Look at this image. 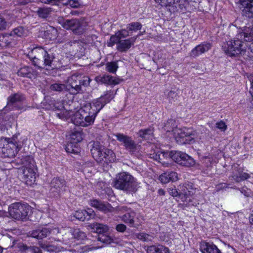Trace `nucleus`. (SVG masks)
Masks as SVG:
<instances>
[{
    "mask_svg": "<svg viewBox=\"0 0 253 253\" xmlns=\"http://www.w3.org/2000/svg\"><path fill=\"white\" fill-rule=\"evenodd\" d=\"M126 226L122 223L118 224L116 226V229L117 231L120 232H124L126 231Z\"/></svg>",
    "mask_w": 253,
    "mask_h": 253,
    "instance_id": "nucleus-58",
    "label": "nucleus"
},
{
    "mask_svg": "<svg viewBox=\"0 0 253 253\" xmlns=\"http://www.w3.org/2000/svg\"><path fill=\"white\" fill-rule=\"evenodd\" d=\"M73 235L77 240H83L85 238V234L78 229L74 230Z\"/></svg>",
    "mask_w": 253,
    "mask_h": 253,
    "instance_id": "nucleus-43",
    "label": "nucleus"
},
{
    "mask_svg": "<svg viewBox=\"0 0 253 253\" xmlns=\"http://www.w3.org/2000/svg\"><path fill=\"white\" fill-rule=\"evenodd\" d=\"M165 155H168L173 161L182 166L191 167L195 164V160L191 157L181 151H171L163 153L162 156Z\"/></svg>",
    "mask_w": 253,
    "mask_h": 253,
    "instance_id": "nucleus-10",
    "label": "nucleus"
},
{
    "mask_svg": "<svg viewBox=\"0 0 253 253\" xmlns=\"http://www.w3.org/2000/svg\"><path fill=\"white\" fill-rule=\"evenodd\" d=\"M136 37H132L128 39L121 40L117 45V49L121 52H126L128 50L131 46L134 44L137 38Z\"/></svg>",
    "mask_w": 253,
    "mask_h": 253,
    "instance_id": "nucleus-21",
    "label": "nucleus"
},
{
    "mask_svg": "<svg viewBox=\"0 0 253 253\" xmlns=\"http://www.w3.org/2000/svg\"><path fill=\"white\" fill-rule=\"evenodd\" d=\"M114 97V91L112 90H109L106 91V93L101 96L100 97H103L104 100L105 101L106 104L109 102Z\"/></svg>",
    "mask_w": 253,
    "mask_h": 253,
    "instance_id": "nucleus-45",
    "label": "nucleus"
},
{
    "mask_svg": "<svg viewBox=\"0 0 253 253\" xmlns=\"http://www.w3.org/2000/svg\"><path fill=\"white\" fill-rule=\"evenodd\" d=\"M142 28V25L139 22H132L126 25V29L129 31L131 34L133 32H136Z\"/></svg>",
    "mask_w": 253,
    "mask_h": 253,
    "instance_id": "nucleus-39",
    "label": "nucleus"
},
{
    "mask_svg": "<svg viewBox=\"0 0 253 253\" xmlns=\"http://www.w3.org/2000/svg\"><path fill=\"white\" fill-rule=\"evenodd\" d=\"M39 246L41 248H42V249H43L44 250H45L46 251L48 246V245H47L42 243H39Z\"/></svg>",
    "mask_w": 253,
    "mask_h": 253,
    "instance_id": "nucleus-64",
    "label": "nucleus"
},
{
    "mask_svg": "<svg viewBox=\"0 0 253 253\" xmlns=\"http://www.w3.org/2000/svg\"><path fill=\"white\" fill-rule=\"evenodd\" d=\"M136 237L139 240L143 241H149L151 240V236L145 233H139L136 234Z\"/></svg>",
    "mask_w": 253,
    "mask_h": 253,
    "instance_id": "nucleus-47",
    "label": "nucleus"
},
{
    "mask_svg": "<svg viewBox=\"0 0 253 253\" xmlns=\"http://www.w3.org/2000/svg\"><path fill=\"white\" fill-rule=\"evenodd\" d=\"M121 40L120 37L118 35V33L116 32L115 35L111 36L109 41L107 42V45L110 47H112L116 43L117 45Z\"/></svg>",
    "mask_w": 253,
    "mask_h": 253,
    "instance_id": "nucleus-41",
    "label": "nucleus"
},
{
    "mask_svg": "<svg viewBox=\"0 0 253 253\" xmlns=\"http://www.w3.org/2000/svg\"><path fill=\"white\" fill-rule=\"evenodd\" d=\"M113 186L117 189L123 190L126 193H135L138 185L134 177L128 173L123 172L118 174L113 181Z\"/></svg>",
    "mask_w": 253,
    "mask_h": 253,
    "instance_id": "nucleus-4",
    "label": "nucleus"
},
{
    "mask_svg": "<svg viewBox=\"0 0 253 253\" xmlns=\"http://www.w3.org/2000/svg\"><path fill=\"white\" fill-rule=\"evenodd\" d=\"M147 252V253H169L168 248L160 244L148 247Z\"/></svg>",
    "mask_w": 253,
    "mask_h": 253,
    "instance_id": "nucleus-26",
    "label": "nucleus"
},
{
    "mask_svg": "<svg viewBox=\"0 0 253 253\" xmlns=\"http://www.w3.org/2000/svg\"><path fill=\"white\" fill-rule=\"evenodd\" d=\"M23 168V180L27 185H32L36 181V168L33 158L23 156L21 159Z\"/></svg>",
    "mask_w": 253,
    "mask_h": 253,
    "instance_id": "nucleus-6",
    "label": "nucleus"
},
{
    "mask_svg": "<svg viewBox=\"0 0 253 253\" xmlns=\"http://www.w3.org/2000/svg\"><path fill=\"white\" fill-rule=\"evenodd\" d=\"M167 173L169 178L170 181H176L178 179V174L174 171L167 172Z\"/></svg>",
    "mask_w": 253,
    "mask_h": 253,
    "instance_id": "nucleus-53",
    "label": "nucleus"
},
{
    "mask_svg": "<svg viewBox=\"0 0 253 253\" xmlns=\"http://www.w3.org/2000/svg\"><path fill=\"white\" fill-rule=\"evenodd\" d=\"M25 99L24 96L20 93L10 95L7 98V105L5 107L6 110L25 111L26 106L22 104Z\"/></svg>",
    "mask_w": 253,
    "mask_h": 253,
    "instance_id": "nucleus-12",
    "label": "nucleus"
},
{
    "mask_svg": "<svg viewBox=\"0 0 253 253\" xmlns=\"http://www.w3.org/2000/svg\"><path fill=\"white\" fill-rule=\"evenodd\" d=\"M65 4L73 8H78L80 5L79 1L77 0H68Z\"/></svg>",
    "mask_w": 253,
    "mask_h": 253,
    "instance_id": "nucleus-50",
    "label": "nucleus"
},
{
    "mask_svg": "<svg viewBox=\"0 0 253 253\" xmlns=\"http://www.w3.org/2000/svg\"><path fill=\"white\" fill-rule=\"evenodd\" d=\"M180 193H179V197L183 202V205L185 207L190 206H195L196 203L194 202V198L193 195L195 193V189L191 187V185L189 184L185 183L181 187Z\"/></svg>",
    "mask_w": 253,
    "mask_h": 253,
    "instance_id": "nucleus-14",
    "label": "nucleus"
},
{
    "mask_svg": "<svg viewBox=\"0 0 253 253\" xmlns=\"http://www.w3.org/2000/svg\"><path fill=\"white\" fill-rule=\"evenodd\" d=\"M51 12V8L48 7H40L37 11L38 16L42 18H46Z\"/></svg>",
    "mask_w": 253,
    "mask_h": 253,
    "instance_id": "nucleus-36",
    "label": "nucleus"
},
{
    "mask_svg": "<svg viewBox=\"0 0 253 253\" xmlns=\"http://www.w3.org/2000/svg\"><path fill=\"white\" fill-rule=\"evenodd\" d=\"M98 240L101 242L105 243H110L111 241V238L109 237L106 236L104 235H102L101 236H99L98 237Z\"/></svg>",
    "mask_w": 253,
    "mask_h": 253,
    "instance_id": "nucleus-59",
    "label": "nucleus"
},
{
    "mask_svg": "<svg viewBox=\"0 0 253 253\" xmlns=\"http://www.w3.org/2000/svg\"><path fill=\"white\" fill-rule=\"evenodd\" d=\"M51 233V230L47 228H41L29 232V236L40 240L46 237Z\"/></svg>",
    "mask_w": 253,
    "mask_h": 253,
    "instance_id": "nucleus-23",
    "label": "nucleus"
},
{
    "mask_svg": "<svg viewBox=\"0 0 253 253\" xmlns=\"http://www.w3.org/2000/svg\"><path fill=\"white\" fill-rule=\"evenodd\" d=\"M95 80L99 84H104L109 85H116L120 84L122 80L113 77L109 75L98 76L95 77Z\"/></svg>",
    "mask_w": 253,
    "mask_h": 253,
    "instance_id": "nucleus-20",
    "label": "nucleus"
},
{
    "mask_svg": "<svg viewBox=\"0 0 253 253\" xmlns=\"http://www.w3.org/2000/svg\"><path fill=\"white\" fill-rule=\"evenodd\" d=\"M232 177L236 182H240L248 179L250 175L246 172H243L240 169L238 168V167L234 166Z\"/></svg>",
    "mask_w": 253,
    "mask_h": 253,
    "instance_id": "nucleus-25",
    "label": "nucleus"
},
{
    "mask_svg": "<svg viewBox=\"0 0 253 253\" xmlns=\"http://www.w3.org/2000/svg\"><path fill=\"white\" fill-rule=\"evenodd\" d=\"M90 83V79L87 76L74 74L69 77L67 80V91L72 94H77L83 92L82 87L86 86Z\"/></svg>",
    "mask_w": 253,
    "mask_h": 253,
    "instance_id": "nucleus-7",
    "label": "nucleus"
},
{
    "mask_svg": "<svg viewBox=\"0 0 253 253\" xmlns=\"http://www.w3.org/2000/svg\"><path fill=\"white\" fill-rule=\"evenodd\" d=\"M19 249L25 253L29 251L32 253H42L40 248L36 246H28L26 245L22 244L19 247Z\"/></svg>",
    "mask_w": 253,
    "mask_h": 253,
    "instance_id": "nucleus-34",
    "label": "nucleus"
},
{
    "mask_svg": "<svg viewBox=\"0 0 253 253\" xmlns=\"http://www.w3.org/2000/svg\"><path fill=\"white\" fill-rule=\"evenodd\" d=\"M154 128L150 126L145 129H141L137 132L139 137L145 139H150L153 136Z\"/></svg>",
    "mask_w": 253,
    "mask_h": 253,
    "instance_id": "nucleus-27",
    "label": "nucleus"
},
{
    "mask_svg": "<svg viewBox=\"0 0 253 253\" xmlns=\"http://www.w3.org/2000/svg\"><path fill=\"white\" fill-rule=\"evenodd\" d=\"M33 70L32 68L28 66H24L21 68L17 72V75L19 76L22 77H26L29 78H32L33 74Z\"/></svg>",
    "mask_w": 253,
    "mask_h": 253,
    "instance_id": "nucleus-30",
    "label": "nucleus"
},
{
    "mask_svg": "<svg viewBox=\"0 0 253 253\" xmlns=\"http://www.w3.org/2000/svg\"><path fill=\"white\" fill-rule=\"evenodd\" d=\"M25 34V30L22 27H17L13 30L10 33V36H16L17 37H21Z\"/></svg>",
    "mask_w": 253,
    "mask_h": 253,
    "instance_id": "nucleus-42",
    "label": "nucleus"
},
{
    "mask_svg": "<svg viewBox=\"0 0 253 253\" xmlns=\"http://www.w3.org/2000/svg\"><path fill=\"white\" fill-rule=\"evenodd\" d=\"M81 112L80 108L75 113L74 112V116L72 117L71 121L74 125L82 126L84 125V124L83 120L82 119V113H80Z\"/></svg>",
    "mask_w": 253,
    "mask_h": 253,
    "instance_id": "nucleus-31",
    "label": "nucleus"
},
{
    "mask_svg": "<svg viewBox=\"0 0 253 253\" xmlns=\"http://www.w3.org/2000/svg\"><path fill=\"white\" fill-rule=\"evenodd\" d=\"M97 37L95 35H92L90 36H88L86 40L89 44H94L95 43V41H97Z\"/></svg>",
    "mask_w": 253,
    "mask_h": 253,
    "instance_id": "nucleus-55",
    "label": "nucleus"
},
{
    "mask_svg": "<svg viewBox=\"0 0 253 253\" xmlns=\"http://www.w3.org/2000/svg\"><path fill=\"white\" fill-rule=\"evenodd\" d=\"M200 249L202 253H221L216 246L212 243L201 242Z\"/></svg>",
    "mask_w": 253,
    "mask_h": 253,
    "instance_id": "nucleus-22",
    "label": "nucleus"
},
{
    "mask_svg": "<svg viewBox=\"0 0 253 253\" xmlns=\"http://www.w3.org/2000/svg\"><path fill=\"white\" fill-rule=\"evenodd\" d=\"M175 139L180 144L192 143L196 136V132L191 128L183 127L175 130Z\"/></svg>",
    "mask_w": 253,
    "mask_h": 253,
    "instance_id": "nucleus-11",
    "label": "nucleus"
},
{
    "mask_svg": "<svg viewBox=\"0 0 253 253\" xmlns=\"http://www.w3.org/2000/svg\"><path fill=\"white\" fill-rule=\"evenodd\" d=\"M92 157L98 163L113 162L116 156L112 150L108 149L99 142H94L90 150Z\"/></svg>",
    "mask_w": 253,
    "mask_h": 253,
    "instance_id": "nucleus-5",
    "label": "nucleus"
},
{
    "mask_svg": "<svg viewBox=\"0 0 253 253\" xmlns=\"http://www.w3.org/2000/svg\"><path fill=\"white\" fill-rule=\"evenodd\" d=\"M119 66L117 61L109 62L106 64V70L111 73H115Z\"/></svg>",
    "mask_w": 253,
    "mask_h": 253,
    "instance_id": "nucleus-40",
    "label": "nucleus"
},
{
    "mask_svg": "<svg viewBox=\"0 0 253 253\" xmlns=\"http://www.w3.org/2000/svg\"><path fill=\"white\" fill-rule=\"evenodd\" d=\"M239 190L246 197H250L251 196V191L247 187H242L241 189H239Z\"/></svg>",
    "mask_w": 253,
    "mask_h": 253,
    "instance_id": "nucleus-57",
    "label": "nucleus"
},
{
    "mask_svg": "<svg viewBox=\"0 0 253 253\" xmlns=\"http://www.w3.org/2000/svg\"><path fill=\"white\" fill-rule=\"evenodd\" d=\"M89 226L95 232L98 234L105 233L107 232L109 229L108 226L106 225L99 223L91 224Z\"/></svg>",
    "mask_w": 253,
    "mask_h": 253,
    "instance_id": "nucleus-29",
    "label": "nucleus"
},
{
    "mask_svg": "<svg viewBox=\"0 0 253 253\" xmlns=\"http://www.w3.org/2000/svg\"><path fill=\"white\" fill-rule=\"evenodd\" d=\"M31 207L27 204L16 202L11 204L8 208L10 216L15 220H24L28 216Z\"/></svg>",
    "mask_w": 253,
    "mask_h": 253,
    "instance_id": "nucleus-8",
    "label": "nucleus"
},
{
    "mask_svg": "<svg viewBox=\"0 0 253 253\" xmlns=\"http://www.w3.org/2000/svg\"><path fill=\"white\" fill-rule=\"evenodd\" d=\"M20 149L17 144V142L14 141L8 142V143L3 147L1 149V152L4 157L13 158L14 157L17 152Z\"/></svg>",
    "mask_w": 253,
    "mask_h": 253,
    "instance_id": "nucleus-17",
    "label": "nucleus"
},
{
    "mask_svg": "<svg viewBox=\"0 0 253 253\" xmlns=\"http://www.w3.org/2000/svg\"><path fill=\"white\" fill-rule=\"evenodd\" d=\"M103 99V97H99L93 100L91 104L85 105L90 106L91 107L90 110L92 112L95 113V115L96 116L100 110L106 104L105 101Z\"/></svg>",
    "mask_w": 253,
    "mask_h": 253,
    "instance_id": "nucleus-24",
    "label": "nucleus"
},
{
    "mask_svg": "<svg viewBox=\"0 0 253 253\" xmlns=\"http://www.w3.org/2000/svg\"><path fill=\"white\" fill-rule=\"evenodd\" d=\"M85 214H86V210L78 211L75 212L74 216L78 219L84 221L86 220Z\"/></svg>",
    "mask_w": 253,
    "mask_h": 253,
    "instance_id": "nucleus-44",
    "label": "nucleus"
},
{
    "mask_svg": "<svg viewBox=\"0 0 253 253\" xmlns=\"http://www.w3.org/2000/svg\"><path fill=\"white\" fill-rule=\"evenodd\" d=\"M59 23L67 30H71L77 35H82L86 30L87 23L83 19H72L71 20H59Z\"/></svg>",
    "mask_w": 253,
    "mask_h": 253,
    "instance_id": "nucleus-9",
    "label": "nucleus"
},
{
    "mask_svg": "<svg viewBox=\"0 0 253 253\" xmlns=\"http://www.w3.org/2000/svg\"><path fill=\"white\" fill-rule=\"evenodd\" d=\"M117 33H118V35H119V37H120V39L121 40L126 38L130 34H131L129 31L126 28V29H122L121 30L118 31Z\"/></svg>",
    "mask_w": 253,
    "mask_h": 253,
    "instance_id": "nucleus-48",
    "label": "nucleus"
},
{
    "mask_svg": "<svg viewBox=\"0 0 253 253\" xmlns=\"http://www.w3.org/2000/svg\"><path fill=\"white\" fill-rule=\"evenodd\" d=\"M74 111L72 110H63L60 113H56V116L59 119L68 120L69 119L72 118L74 116Z\"/></svg>",
    "mask_w": 253,
    "mask_h": 253,
    "instance_id": "nucleus-32",
    "label": "nucleus"
},
{
    "mask_svg": "<svg viewBox=\"0 0 253 253\" xmlns=\"http://www.w3.org/2000/svg\"><path fill=\"white\" fill-rule=\"evenodd\" d=\"M177 123L176 121L174 119H169L167 123L165 124L163 128L167 132H173L174 134L175 135V132L176 129H178L177 128Z\"/></svg>",
    "mask_w": 253,
    "mask_h": 253,
    "instance_id": "nucleus-28",
    "label": "nucleus"
},
{
    "mask_svg": "<svg viewBox=\"0 0 253 253\" xmlns=\"http://www.w3.org/2000/svg\"><path fill=\"white\" fill-rule=\"evenodd\" d=\"M114 136L131 154L136 155L139 152L140 146L136 144L131 137L120 133H117Z\"/></svg>",
    "mask_w": 253,
    "mask_h": 253,
    "instance_id": "nucleus-13",
    "label": "nucleus"
},
{
    "mask_svg": "<svg viewBox=\"0 0 253 253\" xmlns=\"http://www.w3.org/2000/svg\"><path fill=\"white\" fill-rule=\"evenodd\" d=\"M18 2L19 4L24 5L28 3L29 0H18Z\"/></svg>",
    "mask_w": 253,
    "mask_h": 253,
    "instance_id": "nucleus-63",
    "label": "nucleus"
},
{
    "mask_svg": "<svg viewBox=\"0 0 253 253\" xmlns=\"http://www.w3.org/2000/svg\"><path fill=\"white\" fill-rule=\"evenodd\" d=\"M253 41V26L245 27L239 30L236 37L227 42L225 51L230 56L246 54L248 56V48L250 42Z\"/></svg>",
    "mask_w": 253,
    "mask_h": 253,
    "instance_id": "nucleus-1",
    "label": "nucleus"
},
{
    "mask_svg": "<svg viewBox=\"0 0 253 253\" xmlns=\"http://www.w3.org/2000/svg\"><path fill=\"white\" fill-rule=\"evenodd\" d=\"M91 107L89 105H84L81 108V112L82 113V119L84 125L83 127L87 126L92 124L94 121L96 115L95 113L92 112L90 110Z\"/></svg>",
    "mask_w": 253,
    "mask_h": 253,
    "instance_id": "nucleus-16",
    "label": "nucleus"
},
{
    "mask_svg": "<svg viewBox=\"0 0 253 253\" xmlns=\"http://www.w3.org/2000/svg\"><path fill=\"white\" fill-rule=\"evenodd\" d=\"M168 191L169 194L173 197H176L178 195L179 196V193H178L175 188H169Z\"/></svg>",
    "mask_w": 253,
    "mask_h": 253,
    "instance_id": "nucleus-60",
    "label": "nucleus"
},
{
    "mask_svg": "<svg viewBox=\"0 0 253 253\" xmlns=\"http://www.w3.org/2000/svg\"><path fill=\"white\" fill-rule=\"evenodd\" d=\"M66 187V182L64 179L54 177L50 183V192L54 196L59 195L65 191Z\"/></svg>",
    "mask_w": 253,
    "mask_h": 253,
    "instance_id": "nucleus-15",
    "label": "nucleus"
},
{
    "mask_svg": "<svg viewBox=\"0 0 253 253\" xmlns=\"http://www.w3.org/2000/svg\"><path fill=\"white\" fill-rule=\"evenodd\" d=\"M247 59L253 61V41L250 42L248 48V58Z\"/></svg>",
    "mask_w": 253,
    "mask_h": 253,
    "instance_id": "nucleus-49",
    "label": "nucleus"
},
{
    "mask_svg": "<svg viewBox=\"0 0 253 253\" xmlns=\"http://www.w3.org/2000/svg\"><path fill=\"white\" fill-rule=\"evenodd\" d=\"M216 127L223 131H224L227 129V126L222 121L217 122L216 123Z\"/></svg>",
    "mask_w": 253,
    "mask_h": 253,
    "instance_id": "nucleus-52",
    "label": "nucleus"
},
{
    "mask_svg": "<svg viewBox=\"0 0 253 253\" xmlns=\"http://www.w3.org/2000/svg\"><path fill=\"white\" fill-rule=\"evenodd\" d=\"M59 251L58 248L54 245H48L46 250L48 252H57Z\"/></svg>",
    "mask_w": 253,
    "mask_h": 253,
    "instance_id": "nucleus-61",
    "label": "nucleus"
},
{
    "mask_svg": "<svg viewBox=\"0 0 253 253\" xmlns=\"http://www.w3.org/2000/svg\"><path fill=\"white\" fill-rule=\"evenodd\" d=\"M89 204L91 206L105 213H119L126 212V213L124 214L120 217L121 220L126 223L129 224L130 226H134V219L136 215V213L127 206H119L116 208H114L109 203L104 204L96 199L90 200Z\"/></svg>",
    "mask_w": 253,
    "mask_h": 253,
    "instance_id": "nucleus-2",
    "label": "nucleus"
},
{
    "mask_svg": "<svg viewBox=\"0 0 253 253\" xmlns=\"http://www.w3.org/2000/svg\"><path fill=\"white\" fill-rule=\"evenodd\" d=\"M167 98L170 103L175 102L178 98V94L176 92L171 90L167 94Z\"/></svg>",
    "mask_w": 253,
    "mask_h": 253,
    "instance_id": "nucleus-46",
    "label": "nucleus"
},
{
    "mask_svg": "<svg viewBox=\"0 0 253 253\" xmlns=\"http://www.w3.org/2000/svg\"><path fill=\"white\" fill-rule=\"evenodd\" d=\"M65 149L68 153L74 154L79 153L80 150L78 144L71 141L67 144Z\"/></svg>",
    "mask_w": 253,
    "mask_h": 253,
    "instance_id": "nucleus-38",
    "label": "nucleus"
},
{
    "mask_svg": "<svg viewBox=\"0 0 253 253\" xmlns=\"http://www.w3.org/2000/svg\"><path fill=\"white\" fill-rule=\"evenodd\" d=\"M240 8L243 16L250 18L253 16V0H240Z\"/></svg>",
    "mask_w": 253,
    "mask_h": 253,
    "instance_id": "nucleus-19",
    "label": "nucleus"
},
{
    "mask_svg": "<svg viewBox=\"0 0 253 253\" xmlns=\"http://www.w3.org/2000/svg\"><path fill=\"white\" fill-rule=\"evenodd\" d=\"M7 24L4 17L0 14V30H5Z\"/></svg>",
    "mask_w": 253,
    "mask_h": 253,
    "instance_id": "nucleus-54",
    "label": "nucleus"
},
{
    "mask_svg": "<svg viewBox=\"0 0 253 253\" xmlns=\"http://www.w3.org/2000/svg\"><path fill=\"white\" fill-rule=\"evenodd\" d=\"M211 48L210 42H203L195 46L189 53L190 57L196 58L200 55L208 52Z\"/></svg>",
    "mask_w": 253,
    "mask_h": 253,
    "instance_id": "nucleus-18",
    "label": "nucleus"
},
{
    "mask_svg": "<svg viewBox=\"0 0 253 253\" xmlns=\"http://www.w3.org/2000/svg\"><path fill=\"white\" fill-rule=\"evenodd\" d=\"M167 172H165L160 175L159 179L163 183H167L170 181L169 177Z\"/></svg>",
    "mask_w": 253,
    "mask_h": 253,
    "instance_id": "nucleus-51",
    "label": "nucleus"
},
{
    "mask_svg": "<svg viewBox=\"0 0 253 253\" xmlns=\"http://www.w3.org/2000/svg\"><path fill=\"white\" fill-rule=\"evenodd\" d=\"M67 87L66 84L60 83H55L51 84L49 88L51 91L62 92L67 91Z\"/></svg>",
    "mask_w": 253,
    "mask_h": 253,
    "instance_id": "nucleus-33",
    "label": "nucleus"
},
{
    "mask_svg": "<svg viewBox=\"0 0 253 253\" xmlns=\"http://www.w3.org/2000/svg\"><path fill=\"white\" fill-rule=\"evenodd\" d=\"M33 65L39 69L52 68V63L55 58L51 51H47L42 46L33 48L28 54Z\"/></svg>",
    "mask_w": 253,
    "mask_h": 253,
    "instance_id": "nucleus-3",
    "label": "nucleus"
},
{
    "mask_svg": "<svg viewBox=\"0 0 253 253\" xmlns=\"http://www.w3.org/2000/svg\"><path fill=\"white\" fill-rule=\"evenodd\" d=\"M250 92L252 95V99L251 100V102L253 105V81L251 82V87Z\"/></svg>",
    "mask_w": 253,
    "mask_h": 253,
    "instance_id": "nucleus-62",
    "label": "nucleus"
},
{
    "mask_svg": "<svg viewBox=\"0 0 253 253\" xmlns=\"http://www.w3.org/2000/svg\"><path fill=\"white\" fill-rule=\"evenodd\" d=\"M11 43V36L10 35H0V46L5 47L8 46Z\"/></svg>",
    "mask_w": 253,
    "mask_h": 253,
    "instance_id": "nucleus-37",
    "label": "nucleus"
},
{
    "mask_svg": "<svg viewBox=\"0 0 253 253\" xmlns=\"http://www.w3.org/2000/svg\"><path fill=\"white\" fill-rule=\"evenodd\" d=\"M70 141L77 144L83 139L82 133L80 131L75 130L70 134Z\"/></svg>",
    "mask_w": 253,
    "mask_h": 253,
    "instance_id": "nucleus-35",
    "label": "nucleus"
},
{
    "mask_svg": "<svg viewBox=\"0 0 253 253\" xmlns=\"http://www.w3.org/2000/svg\"><path fill=\"white\" fill-rule=\"evenodd\" d=\"M86 213L85 214V216L86 217V220H88L91 218H93L94 216V211L92 210V209H88L86 211Z\"/></svg>",
    "mask_w": 253,
    "mask_h": 253,
    "instance_id": "nucleus-56",
    "label": "nucleus"
}]
</instances>
